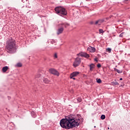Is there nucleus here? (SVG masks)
<instances>
[{
    "label": "nucleus",
    "instance_id": "nucleus-1",
    "mask_svg": "<svg viewBox=\"0 0 130 130\" xmlns=\"http://www.w3.org/2000/svg\"><path fill=\"white\" fill-rule=\"evenodd\" d=\"M83 121H84V118L81 116L80 114H78L76 117L70 115L66 118H63L60 121V125L63 128L70 129L73 128V127L79 126L80 123L83 122Z\"/></svg>",
    "mask_w": 130,
    "mask_h": 130
},
{
    "label": "nucleus",
    "instance_id": "nucleus-2",
    "mask_svg": "<svg viewBox=\"0 0 130 130\" xmlns=\"http://www.w3.org/2000/svg\"><path fill=\"white\" fill-rule=\"evenodd\" d=\"M6 44V51L8 53H15L17 51L16 40L12 38H9L7 41Z\"/></svg>",
    "mask_w": 130,
    "mask_h": 130
},
{
    "label": "nucleus",
    "instance_id": "nucleus-3",
    "mask_svg": "<svg viewBox=\"0 0 130 130\" xmlns=\"http://www.w3.org/2000/svg\"><path fill=\"white\" fill-rule=\"evenodd\" d=\"M55 11L56 14H57V15H59V16H61L62 17H63V16H67L68 14L66 9L60 6L56 7L55 8Z\"/></svg>",
    "mask_w": 130,
    "mask_h": 130
},
{
    "label": "nucleus",
    "instance_id": "nucleus-4",
    "mask_svg": "<svg viewBox=\"0 0 130 130\" xmlns=\"http://www.w3.org/2000/svg\"><path fill=\"white\" fill-rule=\"evenodd\" d=\"M60 26H62V27L61 28H59L57 31V35H59V34H61V33H62V32H63V27H64V28H68V27H69V26H70V24L65 22V23H61V24H60Z\"/></svg>",
    "mask_w": 130,
    "mask_h": 130
},
{
    "label": "nucleus",
    "instance_id": "nucleus-5",
    "mask_svg": "<svg viewBox=\"0 0 130 130\" xmlns=\"http://www.w3.org/2000/svg\"><path fill=\"white\" fill-rule=\"evenodd\" d=\"M82 61V59L79 57H77L75 58L73 66L74 68H77V67H79L80 64H81V62Z\"/></svg>",
    "mask_w": 130,
    "mask_h": 130
},
{
    "label": "nucleus",
    "instance_id": "nucleus-6",
    "mask_svg": "<svg viewBox=\"0 0 130 130\" xmlns=\"http://www.w3.org/2000/svg\"><path fill=\"white\" fill-rule=\"evenodd\" d=\"M49 73L50 74H52V75H54V76H57V77H58L59 76V72L57 71L56 70L51 68L49 70Z\"/></svg>",
    "mask_w": 130,
    "mask_h": 130
},
{
    "label": "nucleus",
    "instance_id": "nucleus-7",
    "mask_svg": "<svg viewBox=\"0 0 130 130\" xmlns=\"http://www.w3.org/2000/svg\"><path fill=\"white\" fill-rule=\"evenodd\" d=\"M78 55L79 56H81L82 57H86V58H89L90 57V55L89 54H87L86 52H81L78 54Z\"/></svg>",
    "mask_w": 130,
    "mask_h": 130
},
{
    "label": "nucleus",
    "instance_id": "nucleus-8",
    "mask_svg": "<svg viewBox=\"0 0 130 130\" xmlns=\"http://www.w3.org/2000/svg\"><path fill=\"white\" fill-rule=\"evenodd\" d=\"M79 74H80V73H79V72H73L72 73H71L70 74V79H73V78H75V77H77V76H78V75H79Z\"/></svg>",
    "mask_w": 130,
    "mask_h": 130
},
{
    "label": "nucleus",
    "instance_id": "nucleus-9",
    "mask_svg": "<svg viewBox=\"0 0 130 130\" xmlns=\"http://www.w3.org/2000/svg\"><path fill=\"white\" fill-rule=\"evenodd\" d=\"M87 51H89V52H95L96 51V49L94 47L89 46L87 48Z\"/></svg>",
    "mask_w": 130,
    "mask_h": 130
},
{
    "label": "nucleus",
    "instance_id": "nucleus-10",
    "mask_svg": "<svg viewBox=\"0 0 130 130\" xmlns=\"http://www.w3.org/2000/svg\"><path fill=\"white\" fill-rule=\"evenodd\" d=\"M89 67L90 68V71H92L94 70V69H95V64L94 63H91L90 65H89Z\"/></svg>",
    "mask_w": 130,
    "mask_h": 130
},
{
    "label": "nucleus",
    "instance_id": "nucleus-11",
    "mask_svg": "<svg viewBox=\"0 0 130 130\" xmlns=\"http://www.w3.org/2000/svg\"><path fill=\"white\" fill-rule=\"evenodd\" d=\"M74 102L75 103H80V102H82V99L81 98H78V99H74Z\"/></svg>",
    "mask_w": 130,
    "mask_h": 130
},
{
    "label": "nucleus",
    "instance_id": "nucleus-12",
    "mask_svg": "<svg viewBox=\"0 0 130 130\" xmlns=\"http://www.w3.org/2000/svg\"><path fill=\"white\" fill-rule=\"evenodd\" d=\"M8 70H9V67L8 66H5V67H3L2 68L3 73H6V72H7V71H8Z\"/></svg>",
    "mask_w": 130,
    "mask_h": 130
},
{
    "label": "nucleus",
    "instance_id": "nucleus-13",
    "mask_svg": "<svg viewBox=\"0 0 130 130\" xmlns=\"http://www.w3.org/2000/svg\"><path fill=\"white\" fill-rule=\"evenodd\" d=\"M43 80L45 84H48V83L50 82V80L47 78H43Z\"/></svg>",
    "mask_w": 130,
    "mask_h": 130
},
{
    "label": "nucleus",
    "instance_id": "nucleus-14",
    "mask_svg": "<svg viewBox=\"0 0 130 130\" xmlns=\"http://www.w3.org/2000/svg\"><path fill=\"white\" fill-rule=\"evenodd\" d=\"M31 115L34 118H35V117H36V116H37V115H36V113H35V112H33V111L31 112Z\"/></svg>",
    "mask_w": 130,
    "mask_h": 130
},
{
    "label": "nucleus",
    "instance_id": "nucleus-15",
    "mask_svg": "<svg viewBox=\"0 0 130 130\" xmlns=\"http://www.w3.org/2000/svg\"><path fill=\"white\" fill-rule=\"evenodd\" d=\"M114 71H115V72H117L118 74H121V73H122V71L119 70L116 68H114Z\"/></svg>",
    "mask_w": 130,
    "mask_h": 130
},
{
    "label": "nucleus",
    "instance_id": "nucleus-16",
    "mask_svg": "<svg viewBox=\"0 0 130 130\" xmlns=\"http://www.w3.org/2000/svg\"><path fill=\"white\" fill-rule=\"evenodd\" d=\"M15 67H17L18 68H21V67H22V63H20V62L17 63L15 65Z\"/></svg>",
    "mask_w": 130,
    "mask_h": 130
},
{
    "label": "nucleus",
    "instance_id": "nucleus-17",
    "mask_svg": "<svg viewBox=\"0 0 130 130\" xmlns=\"http://www.w3.org/2000/svg\"><path fill=\"white\" fill-rule=\"evenodd\" d=\"M40 77H41V74H40V73H38V74H37V75L35 76V79L40 78Z\"/></svg>",
    "mask_w": 130,
    "mask_h": 130
},
{
    "label": "nucleus",
    "instance_id": "nucleus-18",
    "mask_svg": "<svg viewBox=\"0 0 130 130\" xmlns=\"http://www.w3.org/2000/svg\"><path fill=\"white\" fill-rule=\"evenodd\" d=\"M96 82L98 83V84H101V83H102V81L101 79H96Z\"/></svg>",
    "mask_w": 130,
    "mask_h": 130
},
{
    "label": "nucleus",
    "instance_id": "nucleus-19",
    "mask_svg": "<svg viewBox=\"0 0 130 130\" xmlns=\"http://www.w3.org/2000/svg\"><path fill=\"white\" fill-rule=\"evenodd\" d=\"M103 22H104V20H103V19L99 20V25H101V23H103Z\"/></svg>",
    "mask_w": 130,
    "mask_h": 130
},
{
    "label": "nucleus",
    "instance_id": "nucleus-20",
    "mask_svg": "<svg viewBox=\"0 0 130 130\" xmlns=\"http://www.w3.org/2000/svg\"><path fill=\"white\" fill-rule=\"evenodd\" d=\"M99 33H100V34H101L102 33H104V31L102 29H99Z\"/></svg>",
    "mask_w": 130,
    "mask_h": 130
},
{
    "label": "nucleus",
    "instance_id": "nucleus-21",
    "mask_svg": "<svg viewBox=\"0 0 130 130\" xmlns=\"http://www.w3.org/2000/svg\"><path fill=\"white\" fill-rule=\"evenodd\" d=\"M51 44H54L55 45H56V43L55 42V41H54V40H52V41H51Z\"/></svg>",
    "mask_w": 130,
    "mask_h": 130
},
{
    "label": "nucleus",
    "instance_id": "nucleus-22",
    "mask_svg": "<svg viewBox=\"0 0 130 130\" xmlns=\"http://www.w3.org/2000/svg\"><path fill=\"white\" fill-rule=\"evenodd\" d=\"M105 115H102L101 116V119H105Z\"/></svg>",
    "mask_w": 130,
    "mask_h": 130
},
{
    "label": "nucleus",
    "instance_id": "nucleus-23",
    "mask_svg": "<svg viewBox=\"0 0 130 130\" xmlns=\"http://www.w3.org/2000/svg\"><path fill=\"white\" fill-rule=\"evenodd\" d=\"M53 57L54 58H57V53H55L54 54Z\"/></svg>",
    "mask_w": 130,
    "mask_h": 130
},
{
    "label": "nucleus",
    "instance_id": "nucleus-24",
    "mask_svg": "<svg viewBox=\"0 0 130 130\" xmlns=\"http://www.w3.org/2000/svg\"><path fill=\"white\" fill-rule=\"evenodd\" d=\"M123 34H124V32H122L120 34L119 37H123Z\"/></svg>",
    "mask_w": 130,
    "mask_h": 130
},
{
    "label": "nucleus",
    "instance_id": "nucleus-25",
    "mask_svg": "<svg viewBox=\"0 0 130 130\" xmlns=\"http://www.w3.org/2000/svg\"><path fill=\"white\" fill-rule=\"evenodd\" d=\"M107 51L108 52H111V49L110 48H108L107 49Z\"/></svg>",
    "mask_w": 130,
    "mask_h": 130
},
{
    "label": "nucleus",
    "instance_id": "nucleus-26",
    "mask_svg": "<svg viewBox=\"0 0 130 130\" xmlns=\"http://www.w3.org/2000/svg\"><path fill=\"white\" fill-rule=\"evenodd\" d=\"M97 67L98 68H101V64H100V63H99V64H97Z\"/></svg>",
    "mask_w": 130,
    "mask_h": 130
},
{
    "label": "nucleus",
    "instance_id": "nucleus-27",
    "mask_svg": "<svg viewBox=\"0 0 130 130\" xmlns=\"http://www.w3.org/2000/svg\"><path fill=\"white\" fill-rule=\"evenodd\" d=\"M95 25H97V24H99V20H98V21H95Z\"/></svg>",
    "mask_w": 130,
    "mask_h": 130
},
{
    "label": "nucleus",
    "instance_id": "nucleus-28",
    "mask_svg": "<svg viewBox=\"0 0 130 130\" xmlns=\"http://www.w3.org/2000/svg\"><path fill=\"white\" fill-rule=\"evenodd\" d=\"M112 83H113V84H114L115 85H118V83H117V82H113Z\"/></svg>",
    "mask_w": 130,
    "mask_h": 130
},
{
    "label": "nucleus",
    "instance_id": "nucleus-29",
    "mask_svg": "<svg viewBox=\"0 0 130 130\" xmlns=\"http://www.w3.org/2000/svg\"><path fill=\"white\" fill-rule=\"evenodd\" d=\"M124 3H125V4H127V0L124 1Z\"/></svg>",
    "mask_w": 130,
    "mask_h": 130
},
{
    "label": "nucleus",
    "instance_id": "nucleus-30",
    "mask_svg": "<svg viewBox=\"0 0 130 130\" xmlns=\"http://www.w3.org/2000/svg\"><path fill=\"white\" fill-rule=\"evenodd\" d=\"M94 61L97 62V61H98V60H97V58H95Z\"/></svg>",
    "mask_w": 130,
    "mask_h": 130
},
{
    "label": "nucleus",
    "instance_id": "nucleus-31",
    "mask_svg": "<svg viewBox=\"0 0 130 130\" xmlns=\"http://www.w3.org/2000/svg\"><path fill=\"white\" fill-rule=\"evenodd\" d=\"M71 79H73V80H76V79L74 77H73V78H71Z\"/></svg>",
    "mask_w": 130,
    "mask_h": 130
},
{
    "label": "nucleus",
    "instance_id": "nucleus-32",
    "mask_svg": "<svg viewBox=\"0 0 130 130\" xmlns=\"http://www.w3.org/2000/svg\"><path fill=\"white\" fill-rule=\"evenodd\" d=\"M120 81H122V78H120Z\"/></svg>",
    "mask_w": 130,
    "mask_h": 130
},
{
    "label": "nucleus",
    "instance_id": "nucleus-33",
    "mask_svg": "<svg viewBox=\"0 0 130 130\" xmlns=\"http://www.w3.org/2000/svg\"><path fill=\"white\" fill-rule=\"evenodd\" d=\"M94 128H96V126H94Z\"/></svg>",
    "mask_w": 130,
    "mask_h": 130
},
{
    "label": "nucleus",
    "instance_id": "nucleus-34",
    "mask_svg": "<svg viewBox=\"0 0 130 130\" xmlns=\"http://www.w3.org/2000/svg\"><path fill=\"white\" fill-rule=\"evenodd\" d=\"M91 24H93V23H92V22H91Z\"/></svg>",
    "mask_w": 130,
    "mask_h": 130
},
{
    "label": "nucleus",
    "instance_id": "nucleus-35",
    "mask_svg": "<svg viewBox=\"0 0 130 130\" xmlns=\"http://www.w3.org/2000/svg\"><path fill=\"white\" fill-rule=\"evenodd\" d=\"M9 99H10V97H8Z\"/></svg>",
    "mask_w": 130,
    "mask_h": 130
}]
</instances>
